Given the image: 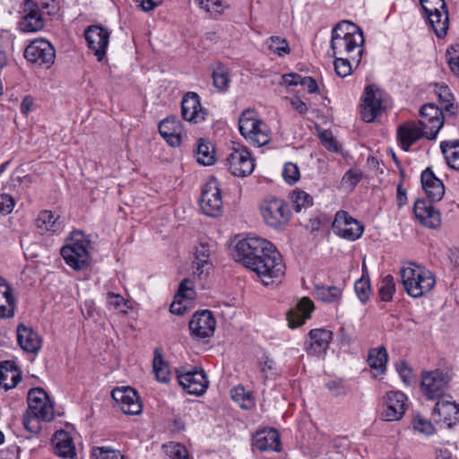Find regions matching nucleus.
<instances>
[{"label": "nucleus", "mask_w": 459, "mask_h": 459, "mask_svg": "<svg viewBox=\"0 0 459 459\" xmlns=\"http://www.w3.org/2000/svg\"><path fill=\"white\" fill-rule=\"evenodd\" d=\"M199 204L203 212L207 216L218 217L222 213L224 205L217 179L212 178L204 184Z\"/></svg>", "instance_id": "9d476101"}, {"label": "nucleus", "mask_w": 459, "mask_h": 459, "mask_svg": "<svg viewBox=\"0 0 459 459\" xmlns=\"http://www.w3.org/2000/svg\"><path fill=\"white\" fill-rule=\"evenodd\" d=\"M420 5L423 9L425 16L431 12H436L437 9L446 8L444 0H420Z\"/></svg>", "instance_id": "0e129e2a"}, {"label": "nucleus", "mask_w": 459, "mask_h": 459, "mask_svg": "<svg viewBox=\"0 0 459 459\" xmlns=\"http://www.w3.org/2000/svg\"><path fill=\"white\" fill-rule=\"evenodd\" d=\"M414 214L421 225L429 229H437L441 224V214L430 202L418 200L413 207Z\"/></svg>", "instance_id": "b1692460"}, {"label": "nucleus", "mask_w": 459, "mask_h": 459, "mask_svg": "<svg viewBox=\"0 0 459 459\" xmlns=\"http://www.w3.org/2000/svg\"><path fill=\"white\" fill-rule=\"evenodd\" d=\"M57 6L54 1L51 4L42 3V11L32 0H25L22 4V29H43L48 26V21L51 14H56Z\"/></svg>", "instance_id": "423d86ee"}, {"label": "nucleus", "mask_w": 459, "mask_h": 459, "mask_svg": "<svg viewBox=\"0 0 459 459\" xmlns=\"http://www.w3.org/2000/svg\"><path fill=\"white\" fill-rule=\"evenodd\" d=\"M106 302L108 309L118 310L122 313L127 312V301L120 294L111 291L108 292L106 297Z\"/></svg>", "instance_id": "603ef678"}, {"label": "nucleus", "mask_w": 459, "mask_h": 459, "mask_svg": "<svg viewBox=\"0 0 459 459\" xmlns=\"http://www.w3.org/2000/svg\"><path fill=\"white\" fill-rule=\"evenodd\" d=\"M388 360V354L384 346L370 349L368 356V366L379 372H384Z\"/></svg>", "instance_id": "ea45409f"}, {"label": "nucleus", "mask_w": 459, "mask_h": 459, "mask_svg": "<svg viewBox=\"0 0 459 459\" xmlns=\"http://www.w3.org/2000/svg\"><path fill=\"white\" fill-rule=\"evenodd\" d=\"M228 170L235 177L246 178L252 174L255 164L248 149L240 144L233 146L225 160Z\"/></svg>", "instance_id": "6e6552de"}, {"label": "nucleus", "mask_w": 459, "mask_h": 459, "mask_svg": "<svg viewBox=\"0 0 459 459\" xmlns=\"http://www.w3.org/2000/svg\"><path fill=\"white\" fill-rule=\"evenodd\" d=\"M260 370L264 379L273 378L278 375L275 362L269 357H265L261 363Z\"/></svg>", "instance_id": "bf43d9fd"}, {"label": "nucleus", "mask_w": 459, "mask_h": 459, "mask_svg": "<svg viewBox=\"0 0 459 459\" xmlns=\"http://www.w3.org/2000/svg\"><path fill=\"white\" fill-rule=\"evenodd\" d=\"M238 129L241 135L254 146H264L271 140L268 126L258 117L255 110L246 109L241 113Z\"/></svg>", "instance_id": "20e7f679"}, {"label": "nucleus", "mask_w": 459, "mask_h": 459, "mask_svg": "<svg viewBox=\"0 0 459 459\" xmlns=\"http://www.w3.org/2000/svg\"><path fill=\"white\" fill-rule=\"evenodd\" d=\"M422 138L428 139V132L418 121H406L397 128V139L401 148L408 152L411 145Z\"/></svg>", "instance_id": "4be33fe9"}, {"label": "nucleus", "mask_w": 459, "mask_h": 459, "mask_svg": "<svg viewBox=\"0 0 459 459\" xmlns=\"http://www.w3.org/2000/svg\"><path fill=\"white\" fill-rule=\"evenodd\" d=\"M91 241L82 231H74L66 245L61 249V255L66 264L74 270H83L91 262L89 251Z\"/></svg>", "instance_id": "7ed1b4c3"}, {"label": "nucleus", "mask_w": 459, "mask_h": 459, "mask_svg": "<svg viewBox=\"0 0 459 459\" xmlns=\"http://www.w3.org/2000/svg\"><path fill=\"white\" fill-rule=\"evenodd\" d=\"M261 214L264 222L274 229H280L288 224L291 212L289 204L282 199L270 196L260 205Z\"/></svg>", "instance_id": "0eeeda50"}, {"label": "nucleus", "mask_w": 459, "mask_h": 459, "mask_svg": "<svg viewBox=\"0 0 459 459\" xmlns=\"http://www.w3.org/2000/svg\"><path fill=\"white\" fill-rule=\"evenodd\" d=\"M420 181L423 190L430 202L440 201L445 195L443 182L436 177L430 168L422 171Z\"/></svg>", "instance_id": "a878e982"}, {"label": "nucleus", "mask_w": 459, "mask_h": 459, "mask_svg": "<svg viewBox=\"0 0 459 459\" xmlns=\"http://www.w3.org/2000/svg\"><path fill=\"white\" fill-rule=\"evenodd\" d=\"M233 257L255 273L265 286L280 281L285 274L281 255L271 242L262 238L247 236L239 240L234 247Z\"/></svg>", "instance_id": "f257e3e1"}, {"label": "nucleus", "mask_w": 459, "mask_h": 459, "mask_svg": "<svg viewBox=\"0 0 459 459\" xmlns=\"http://www.w3.org/2000/svg\"><path fill=\"white\" fill-rule=\"evenodd\" d=\"M315 294L324 303H339L342 297V290L337 286L318 284L315 286Z\"/></svg>", "instance_id": "58836bf2"}, {"label": "nucleus", "mask_w": 459, "mask_h": 459, "mask_svg": "<svg viewBox=\"0 0 459 459\" xmlns=\"http://www.w3.org/2000/svg\"><path fill=\"white\" fill-rule=\"evenodd\" d=\"M446 56L451 72L459 78V44L450 46Z\"/></svg>", "instance_id": "864d4df0"}, {"label": "nucleus", "mask_w": 459, "mask_h": 459, "mask_svg": "<svg viewBox=\"0 0 459 459\" xmlns=\"http://www.w3.org/2000/svg\"><path fill=\"white\" fill-rule=\"evenodd\" d=\"M333 233L349 241H355L361 238L364 225L351 217L348 212L341 210L335 213L332 223Z\"/></svg>", "instance_id": "9b49d317"}, {"label": "nucleus", "mask_w": 459, "mask_h": 459, "mask_svg": "<svg viewBox=\"0 0 459 459\" xmlns=\"http://www.w3.org/2000/svg\"><path fill=\"white\" fill-rule=\"evenodd\" d=\"M195 157L199 164L204 166L212 165L215 162L214 147L209 142L203 139L199 140L195 150Z\"/></svg>", "instance_id": "a19ab883"}, {"label": "nucleus", "mask_w": 459, "mask_h": 459, "mask_svg": "<svg viewBox=\"0 0 459 459\" xmlns=\"http://www.w3.org/2000/svg\"><path fill=\"white\" fill-rule=\"evenodd\" d=\"M269 49L279 56H285L290 53L288 41L279 36H272L267 40Z\"/></svg>", "instance_id": "49530a36"}, {"label": "nucleus", "mask_w": 459, "mask_h": 459, "mask_svg": "<svg viewBox=\"0 0 459 459\" xmlns=\"http://www.w3.org/2000/svg\"><path fill=\"white\" fill-rule=\"evenodd\" d=\"M182 117L190 123L198 124L204 121L207 111L202 107L201 99L196 92H186L181 100Z\"/></svg>", "instance_id": "aec40b11"}, {"label": "nucleus", "mask_w": 459, "mask_h": 459, "mask_svg": "<svg viewBox=\"0 0 459 459\" xmlns=\"http://www.w3.org/2000/svg\"><path fill=\"white\" fill-rule=\"evenodd\" d=\"M179 385L189 394L201 395L208 388L209 381L203 368H193L191 370L180 368L177 370Z\"/></svg>", "instance_id": "ddd939ff"}, {"label": "nucleus", "mask_w": 459, "mask_h": 459, "mask_svg": "<svg viewBox=\"0 0 459 459\" xmlns=\"http://www.w3.org/2000/svg\"><path fill=\"white\" fill-rule=\"evenodd\" d=\"M39 420L41 419L27 413V416L24 417L23 424L30 432L38 433L40 429Z\"/></svg>", "instance_id": "69168bd1"}, {"label": "nucleus", "mask_w": 459, "mask_h": 459, "mask_svg": "<svg viewBox=\"0 0 459 459\" xmlns=\"http://www.w3.org/2000/svg\"><path fill=\"white\" fill-rule=\"evenodd\" d=\"M195 2L212 16L221 13L226 7L221 0H195Z\"/></svg>", "instance_id": "4d7b16f0"}, {"label": "nucleus", "mask_w": 459, "mask_h": 459, "mask_svg": "<svg viewBox=\"0 0 459 459\" xmlns=\"http://www.w3.org/2000/svg\"><path fill=\"white\" fill-rule=\"evenodd\" d=\"M166 459H189L188 451L179 443L170 442L163 445Z\"/></svg>", "instance_id": "de8ad7c7"}, {"label": "nucleus", "mask_w": 459, "mask_h": 459, "mask_svg": "<svg viewBox=\"0 0 459 459\" xmlns=\"http://www.w3.org/2000/svg\"><path fill=\"white\" fill-rule=\"evenodd\" d=\"M419 124L428 132V139L435 140L444 125L442 108L432 103L424 104L420 109Z\"/></svg>", "instance_id": "2eb2a0df"}, {"label": "nucleus", "mask_w": 459, "mask_h": 459, "mask_svg": "<svg viewBox=\"0 0 459 459\" xmlns=\"http://www.w3.org/2000/svg\"><path fill=\"white\" fill-rule=\"evenodd\" d=\"M394 292L395 284L394 277L388 274L383 278L381 285L378 290L380 299L384 302H389L392 300Z\"/></svg>", "instance_id": "09e8293b"}, {"label": "nucleus", "mask_w": 459, "mask_h": 459, "mask_svg": "<svg viewBox=\"0 0 459 459\" xmlns=\"http://www.w3.org/2000/svg\"><path fill=\"white\" fill-rule=\"evenodd\" d=\"M355 292L362 303H366L370 297L371 288L368 278L362 276L360 279L354 283Z\"/></svg>", "instance_id": "6e6d98bb"}, {"label": "nucleus", "mask_w": 459, "mask_h": 459, "mask_svg": "<svg viewBox=\"0 0 459 459\" xmlns=\"http://www.w3.org/2000/svg\"><path fill=\"white\" fill-rule=\"evenodd\" d=\"M231 397L243 409H250L255 405L252 393L247 391L242 385H238L231 389Z\"/></svg>", "instance_id": "37998d69"}, {"label": "nucleus", "mask_w": 459, "mask_h": 459, "mask_svg": "<svg viewBox=\"0 0 459 459\" xmlns=\"http://www.w3.org/2000/svg\"><path fill=\"white\" fill-rule=\"evenodd\" d=\"M384 400L382 420L385 421L401 420L407 408V396L400 391H390L384 396Z\"/></svg>", "instance_id": "f3484780"}, {"label": "nucleus", "mask_w": 459, "mask_h": 459, "mask_svg": "<svg viewBox=\"0 0 459 459\" xmlns=\"http://www.w3.org/2000/svg\"><path fill=\"white\" fill-rule=\"evenodd\" d=\"M15 299L11 287L0 277V318H10L14 315Z\"/></svg>", "instance_id": "72a5a7b5"}, {"label": "nucleus", "mask_w": 459, "mask_h": 459, "mask_svg": "<svg viewBox=\"0 0 459 459\" xmlns=\"http://www.w3.org/2000/svg\"><path fill=\"white\" fill-rule=\"evenodd\" d=\"M451 381V376L444 370L423 371L420 379L421 393L426 399L437 401L447 395Z\"/></svg>", "instance_id": "39448f33"}, {"label": "nucleus", "mask_w": 459, "mask_h": 459, "mask_svg": "<svg viewBox=\"0 0 459 459\" xmlns=\"http://www.w3.org/2000/svg\"><path fill=\"white\" fill-rule=\"evenodd\" d=\"M91 457V459H124L119 450L108 446L92 447Z\"/></svg>", "instance_id": "a18cd8bd"}, {"label": "nucleus", "mask_w": 459, "mask_h": 459, "mask_svg": "<svg viewBox=\"0 0 459 459\" xmlns=\"http://www.w3.org/2000/svg\"><path fill=\"white\" fill-rule=\"evenodd\" d=\"M431 417L436 423L451 428L459 422V403L447 394L437 400Z\"/></svg>", "instance_id": "4468645a"}, {"label": "nucleus", "mask_w": 459, "mask_h": 459, "mask_svg": "<svg viewBox=\"0 0 459 459\" xmlns=\"http://www.w3.org/2000/svg\"><path fill=\"white\" fill-rule=\"evenodd\" d=\"M195 297V291L193 281L189 279H184L180 282L178 293L170 305V312L178 316L184 315Z\"/></svg>", "instance_id": "393cba45"}, {"label": "nucleus", "mask_w": 459, "mask_h": 459, "mask_svg": "<svg viewBox=\"0 0 459 459\" xmlns=\"http://www.w3.org/2000/svg\"><path fill=\"white\" fill-rule=\"evenodd\" d=\"M314 309V303L309 298L300 299L296 307L290 310L287 314L289 326L296 328L302 325L307 319L310 318Z\"/></svg>", "instance_id": "c85d7f7f"}, {"label": "nucleus", "mask_w": 459, "mask_h": 459, "mask_svg": "<svg viewBox=\"0 0 459 459\" xmlns=\"http://www.w3.org/2000/svg\"><path fill=\"white\" fill-rule=\"evenodd\" d=\"M55 453L62 459H76L77 455L73 438L63 429L57 430L53 437Z\"/></svg>", "instance_id": "7c9ffc66"}, {"label": "nucleus", "mask_w": 459, "mask_h": 459, "mask_svg": "<svg viewBox=\"0 0 459 459\" xmlns=\"http://www.w3.org/2000/svg\"><path fill=\"white\" fill-rule=\"evenodd\" d=\"M333 339V332L325 328L312 329L305 342V350L308 355L320 356L325 354Z\"/></svg>", "instance_id": "5701e85b"}, {"label": "nucleus", "mask_w": 459, "mask_h": 459, "mask_svg": "<svg viewBox=\"0 0 459 459\" xmlns=\"http://www.w3.org/2000/svg\"><path fill=\"white\" fill-rule=\"evenodd\" d=\"M215 325V318L209 310L195 312L189 321L191 335L196 339H205L213 335Z\"/></svg>", "instance_id": "6ab92c4d"}, {"label": "nucleus", "mask_w": 459, "mask_h": 459, "mask_svg": "<svg viewBox=\"0 0 459 459\" xmlns=\"http://www.w3.org/2000/svg\"><path fill=\"white\" fill-rule=\"evenodd\" d=\"M435 92L438 97L439 103L441 105L440 108L455 115L456 108L454 106V97L448 86L445 84H437Z\"/></svg>", "instance_id": "79ce46f5"}, {"label": "nucleus", "mask_w": 459, "mask_h": 459, "mask_svg": "<svg viewBox=\"0 0 459 459\" xmlns=\"http://www.w3.org/2000/svg\"><path fill=\"white\" fill-rule=\"evenodd\" d=\"M337 32L338 30H333L331 40L333 49L338 50L340 53L343 51L347 54L358 49V54H361V47L365 41L363 30L346 32L343 36H341Z\"/></svg>", "instance_id": "412c9836"}, {"label": "nucleus", "mask_w": 459, "mask_h": 459, "mask_svg": "<svg viewBox=\"0 0 459 459\" xmlns=\"http://www.w3.org/2000/svg\"><path fill=\"white\" fill-rule=\"evenodd\" d=\"M17 341L21 348L29 353H37L41 348L39 333L23 325L17 327Z\"/></svg>", "instance_id": "2f4dec72"}, {"label": "nucleus", "mask_w": 459, "mask_h": 459, "mask_svg": "<svg viewBox=\"0 0 459 459\" xmlns=\"http://www.w3.org/2000/svg\"><path fill=\"white\" fill-rule=\"evenodd\" d=\"M22 380V377L13 362L4 361L0 363V385L4 389L15 387Z\"/></svg>", "instance_id": "c9c22d12"}, {"label": "nucleus", "mask_w": 459, "mask_h": 459, "mask_svg": "<svg viewBox=\"0 0 459 459\" xmlns=\"http://www.w3.org/2000/svg\"><path fill=\"white\" fill-rule=\"evenodd\" d=\"M182 134L183 132L169 133L161 136L171 147H178L182 142Z\"/></svg>", "instance_id": "774afa93"}, {"label": "nucleus", "mask_w": 459, "mask_h": 459, "mask_svg": "<svg viewBox=\"0 0 459 459\" xmlns=\"http://www.w3.org/2000/svg\"><path fill=\"white\" fill-rule=\"evenodd\" d=\"M413 428L415 430L425 435H431L434 433V427L431 421L426 420L420 415H416L412 420Z\"/></svg>", "instance_id": "13d9d810"}, {"label": "nucleus", "mask_w": 459, "mask_h": 459, "mask_svg": "<svg viewBox=\"0 0 459 459\" xmlns=\"http://www.w3.org/2000/svg\"><path fill=\"white\" fill-rule=\"evenodd\" d=\"M255 446L260 452H281V443L279 432L275 429H268L256 432L255 436Z\"/></svg>", "instance_id": "c756f323"}, {"label": "nucleus", "mask_w": 459, "mask_h": 459, "mask_svg": "<svg viewBox=\"0 0 459 459\" xmlns=\"http://www.w3.org/2000/svg\"><path fill=\"white\" fill-rule=\"evenodd\" d=\"M27 413L48 422L54 419V405L42 388L37 387L29 391Z\"/></svg>", "instance_id": "f8f14e48"}, {"label": "nucleus", "mask_w": 459, "mask_h": 459, "mask_svg": "<svg viewBox=\"0 0 459 459\" xmlns=\"http://www.w3.org/2000/svg\"><path fill=\"white\" fill-rule=\"evenodd\" d=\"M384 109L383 92L375 85H368L364 91V102L361 110L362 119L367 123H371Z\"/></svg>", "instance_id": "a211bd4d"}, {"label": "nucleus", "mask_w": 459, "mask_h": 459, "mask_svg": "<svg viewBox=\"0 0 459 459\" xmlns=\"http://www.w3.org/2000/svg\"><path fill=\"white\" fill-rule=\"evenodd\" d=\"M111 396L125 414L137 415L142 412L143 404L134 388L130 386L117 387L112 390Z\"/></svg>", "instance_id": "dca6fc26"}, {"label": "nucleus", "mask_w": 459, "mask_h": 459, "mask_svg": "<svg viewBox=\"0 0 459 459\" xmlns=\"http://www.w3.org/2000/svg\"><path fill=\"white\" fill-rule=\"evenodd\" d=\"M400 275L405 292L413 299L425 296L436 285L435 274L413 262L404 263L400 270Z\"/></svg>", "instance_id": "f03ea898"}, {"label": "nucleus", "mask_w": 459, "mask_h": 459, "mask_svg": "<svg viewBox=\"0 0 459 459\" xmlns=\"http://www.w3.org/2000/svg\"><path fill=\"white\" fill-rule=\"evenodd\" d=\"M15 206L14 199L8 194L0 195V213L7 215L11 213Z\"/></svg>", "instance_id": "e2e57ef3"}, {"label": "nucleus", "mask_w": 459, "mask_h": 459, "mask_svg": "<svg viewBox=\"0 0 459 459\" xmlns=\"http://www.w3.org/2000/svg\"><path fill=\"white\" fill-rule=\"evenodd\" d=\"M440 149L447 165L455 170H459V141H443L440 143Z\"/></svg>", "instance_id": "4c0bfd02"}, {"label": "nucleus", "mask_w": 459, "mask_h": 459, "mask_svg": "<svg viewBox=\"0 0 459 459\" xmlns=\"http://www.w3.org/2000/svg\"><path fill=\"white\" fill-rule=\"evenodd\" d=\"M35 225L38 231L41 235L59 234L63 230L60 216L56 215L53 212L48 210L41 211L39 213L37 219L35 220Z\"/></svg>", "instance_id": "bb28decb"}, {"label": "nucleus", "mask_w": 459, "mask_h": 459, "mask_svg": "<svg viewBox=\"0 0 459 459\" xmlns=\"http://www.w3.org/2000/svg\"><path fill=\"white\" fill-rule=\"evenodd\" d=\"M334 70L340 77H346L351 73V65L347 58L337 57L334 60Z\"/></svg>", "instance_id": "052dcab7"}, {"label": "nucleus", "mask_w": 459, "mask_h": 459, "mask_svg": "<svg viewBox=\"0 0 459 459\" xmlns=\"http://www.w3.org/2000/svg\"><path fill=\"white\" fill-rule=\"evenodd\" d=\"M291 199L297 212H299L302 208H307L311 206L313 204L311 195L299 189L294 190L292 192Z\"/></svg>", "instance_id": "3c124183"}, {"label": "nucleus", "mask_w": 459, "mask_h": 459, "mask_svg": "<svg viewBox=\"0 0 459 459\" xmlns=\"http://www.w3.org/2000/svg\"><path fill=\"white\" fill-rule=\"evenodd\" d=\"M160 135L169 133L183 132L181 122L175 117H168L160 121L159 125Z\"/></svg>", "instance_id": "5fc2aeb1"}, {"label": "nucleus", "mask_w": 459, "mask_h": 459, "mask_svg": "<svg viewBox=\"0 0 459 459\" xmlns=\"http://www.w3.org/2000/svg\"><path fill=\"white\" fill-rule=\"evenodd\" d=\"M428 23L432 29H448L449 18L447 8L437 9L436 12H431L426 15Z\"/></svg>", "instance_id": "c03bdc74"}, {"label": "nucleus", "mask_w": 459, "mask_h": 459, "mask_svg": "<svg viewBox=\"0 0 459 459\" xmlns=\"http://www.w3.org/2000/svg\"><path fill=\"white\" fill-rule=\"evenodd\" d=\"M152 371L159 382L169 383L170 381L171 373L169 368V364L164 360L162 353L158 348L154 350Z\"/></svg>", "instance_id": "e433bc0d"}, {"label": "nucleus", "mask_w": 459, "mask_h": 459, "mask_svg": "<svg viewBox=\"0 0 459 459\" xmlns=\"http://www.w3.org/2000/svg\"><path fill=\"white\" fill-rule=\"evenodd\" d=\"M327 389L335 396L345 394V388L342 380H332L326 384Z\"/></svg>", "instance_id": "338daca9"}, {"label": "nucleus", "mask_w": 459, "mask_h": 459, "mask_svg": "<svg viewBox=\"0 0 459 459\" xmlns=\"http://www.w3.org/2000/svg\"><path fill=\"white\" fill-rule=\"evenodd\" d=\"M283 180L290 186L295 185L300 179L299 166L291 161L286 162L282 169Z\"/></svg>", "instance_id": "8fccbe9b"}, {"label": "nucleus", "mask_w": 459, "mask_h": 459, "mask_svg": "<svg viewBox=\"0 0 459 459\" xmlns=\"http://www.w3.org/2000/svg\"><path fill=\"white\" fill-rule=\"evenodd\" d=\"M212 85L218 92L228 91L230 86L231 78L230 69L227 65L217 63L212 67Z\"/></svg>", "instance_id": "f704fd0d"}, {"label": "nucleus", "mask_w": 459, "mask_h": 459, "mask_svg": "<svg viewBox=\"0 0 459 459\" xmlns=\"http://www.w3.org/2000/svg\"><path fill=\"white\" fill-rule=\"evenodd\" d=\"M23 56L28 62L48 69L55 63L56 49L49 41L39 39L25 48Z\"/></svg>", "instance_id": "1a4fd4ad"}, {"label": "nucleus", "mask_w": 459, "mask_h": 459, "mask_svg": "<svg viewBox=\"0 0 459 459\" xmlns=\"http://www.w3.org/2000/svg\"><path fill=\"white\" fill-rule=\"evenodd\" d=\"M84 37L89 48L94 52L97 60L102 61L108 45V30H84Z\"/></svg>", "instance_id": "cd10ccee"}, {"label": "nucleus", "mask_w": 459, "mask_h": 459, "mask_svg": "<svg viewBox=\"0 0 459 459\" xmlns=\"http://www.w3.org/2000/svg\"><path fill=\"white\" fill-rule=\"evenodd\" d=\"M211 249L207 244H200L195 247V259L193 261V273L198 278L207 275L212 268L210 261Z\"/></svg>", "instance_id": "473e14b6"}, {"label": "nucleus", "mask_w": 459, "mask_h": 459, "mask_svg": "<svg viewBox=\"0 0 459 459\" xmlns=\"http://www.w3.org/2000/svg\"><path fill=\"white\" fill-rule=\"evenodd\" d=\"M320 140L325 149L333 152H339L340 149L331 132L325 131L320 134Z\"/></svg>", "instance_id": "680f3d73"}]
</instances>
